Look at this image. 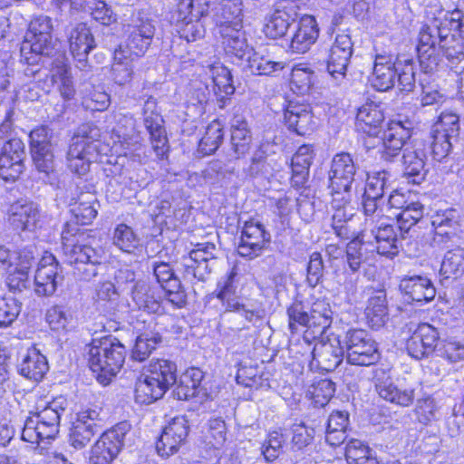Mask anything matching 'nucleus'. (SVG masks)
<instances>
[{"instance_id":"obj_14","label":"nucleus","mask_w":464,"mask_h":464,"mask_svg":"<svg viewBox=\"0 0 464 464\" xmlns=\"http://www.w3.org/2000/svg\"><path fill=\"white\" fill-rule=\"evenodd\" d=\"M7 217L14 229L33 232L43 226L44 214L38 203L19 198L10 205Z\"/></svg>"},{"instance_id":"obj_46","label":"nucleus","mask_w":464,"mask_h":464,"mask_svg":"<svg viewBox=\"0 0 464 464\" xmlns=\"http://www.w3.org/2000/svg\"><path fill=\"white\" fill-rule=\"evenodd\" d=\"M464 273V251L457 247L449 250L441 262L440 274L443 279L457 278Z\"/></svg>"},{"instance_id":"obj_19","label":"nucleus","mask_w":464,"mask_h":464,"mask_svg":"<svg viewBox=\"0 0 464 464\" xmlns=\"http://www.w3.org/2000/svg\"><path fill=\"white\" fill-rule=\"evenodd\" d=\"M270 240V233L260 221L254 218L245 221L237 246L238 255L253 259L262 254Z\"/></svg>"},{"instance_id":"obj_58","label":"nucleus","mask_w":464,"mask_h":464,"mask_svg":"<svg viewBox=\"0 0 464 464\" xmlns=\"http://www.w3.org/2000/svg\"><path fill=\"white\" fill-rule=\"evenodd\" d=\"M440 50L452 65L464 60V45L456 35L447 34L442 37Z\"/></svg>"},{"instance_id":"obj_8","label":"nucleus","mask_w":464,"mask_h":464,"mask_svg":"<svg viewBox=\"0 0 464 464\" xmlns=\"http://www.w3.org/2000/svg\"><path fill=\"white\" fill-rule=\"evenodd\" d=\"M63 250L66 260L74 266L75 273L85 281L98 275L103 259L102 249H95L89 245L74 244L68 231L62 232Z\"/></svg>"},{"instance_id":"obj_54","label":"nucleus","mask_w":464,"mask_h":464,"mask_svg":"<svg viewBox=\"0 0 464 464\" xmlns=\"http://www.w3.org/2000/svg\"><path fill=\"white\" fill-rule=\"evenodd\" d=\"M46 322L53 331L67 330L73 322V314L70 308L63 305H53L46 312Z\"/></svg>"},{"instance_id":"obj_43","label":"nucleus","mask_w":464,"mask_h":464,"mask_svg":"<svg viewBox=\"0 0 464 464\" xmlns=\"http://www.w3.org/2000/svg\"><path fill=\"white\" fill-rule=\"evenodd\" d=\"M345 458L350 464H380L373 450L362 440L352 439L345 447Z\"/></svg>"},{"instance_id":"obj_17","label":"nucleus","mask_w":464,"mask_h":464,"mask_svg":"<svg viewBox=\"0 0 464 464\" xmlns=\"http://www.w3.org/2000/svg\"><path fill=\"white\" fill-rule=\"evenodd\" d=\"M30 149L35 169L49 176L54 172L55 162L51 142L52 131L46 126L33 130L29 135Z\"/></svg>"},{"instance_id":"obj_38","label":"nucleus","mask_w":464,"mask_h":464,"mask_svg":"<svg viewBox=\"0 0 464 464\" xmlns=\"http://www.w3.org/2000/svg\"><path fill=\"white\" fill-rule=\"evenodd\" d=\"M231 146L237 159L248 152L252 135L246 119L235 114L231 119Z\"/></svg>"},{"instance_id":"obj_15","label":"nucleus","mask_w":464,"mask_h":464,"mask_svg":"<svg viewBox=\"0 0 464 464\" xmlns=\"http://www.w3.org/2000/svg\"><path fill=\"white\" fill-rule=\"evenodd\" d=\"M128 35L124 44L117 50L135 59L143 56L151 44L155 34V26L149 18H137L128 26Z\"/></svg>"},{"instance_id":"obj_50","label":"nucleus","mask_w":464,"mask_h":464,"mask_svg":"<svg viewBox=\"0 0 464 464\" xmlns=\"http://www.w3.org/2000/svg\"><path fill=\"white\" fill-rule=\"evenodd\" d=\"M391 174L386 170L373 171L368 174L363 195L383 198L385 192L391 188Z\"/></svg>"},{"instance_id":"obj_35","label":"nucleus","mask_w":464,"mask_h":464,"mask_svg":"<svg viewBox=\"0 0 464 464\" xmlns=\"http://www.w3.org/2000/svg\"><path fill=\"white\" fill-rule=\"evenodd\" d=\"M49 370L46 357L35 346L27 349L21 362L18 372L28 380L41 381Z\"/></svg>"},{"instance_id":"obj_22","label":"nucleus","mask_w":464,"mask_h":464,"mask_svg":"<svg viewBox=\"0 0 464 464\" xmlns=\"http://www.w3.org/2000/svg\"><path fill=\"white\" fill-rule=\"evenodd\" d=\"M157 102L152 97L143 105L144 125L150 136L152 149L159 160H162L169 150L168 139L162 125L163 120L156 111Z\"/></svg>"},{"instance_id":"obj_36","label":"nucleus","mask_w":464,"mask_h":464,"mask_svg":"<svg viewBox=\"0 0 464 464\" xmlns=\"http://www.w3.org/2000/svg\"><path fill=\"white\" fill-rule=\"evenodd\" d=\"M285 120L289 130L302 136L312 130L315 124L309 106L295 102H289L287 105Z\"/></svg>"},{"instance_id":"obj_44","label":"nucleus","mask_w":464,"mask_h":464,"mask_svg":"<svg viewBox=\"0 0 464 464\" xmlns=\"http://www.w3.org/2000/svg\"><path fill=\"white\" fill-rule=\"evenodd\" d=\"M113 63L111 65V77L115 83L125 85L132 80L133 76V58L122 53L121 50L115 49L113 54Z\"/></svg>"},{"instance_id":"obj_33","label":"nucleus","mask_w":464,"mask_h":464,"mask_svg":"<svg viewBox=\"0 0 464 464\" xmlns=\"http://www.w3.org/2000/svg\"><path fill=\"white\" fill-rule=\"evenodd\" d=\"M60 426L40 420V418L31 415L24 421L21 438L23 440L34 443L44 442L45 440H53L59 433Z\"/></svg>"},{"instance_id":"obj_42","label":"nucleus","mask_w":464,"mask_h":464,"mask_svg":"<svg viewBox=\"0 0 464 464\" xmlns=\"http://www.w3.org/2000/svg\"><path fill=\"white\" fill-rule=\"evenodd\" d=\"M131 298L140 310L156 314L160 310V304L151 293L150 285L145 281L137 282L131 288Z\"/></svg>"},{"instance_id":"obj_60","label":"nucleus","mask_w":464,"mask_h":464,"mask_svg":"<svg viewBox=\"0 0 464 464\" xmlns=\"http://www.w3.org/2000/svg\"><path fill=\"white\" fill-rule=\"evenodd\" d=\"M113 244L123 252L132 253L139 246V239L130 227L120 224L114 229Z\"/></svg>"},{"instance_id":"obj_57","label":"nucleus","mask_w":464,"mask_h":464,"mask_svg":"<svg viewBox=\"0 0 464 464\" xmlns=\"http://www.w3.org/2000/svg\"><path fill=\"white\" fill-rule=\"evenodd\" d=\"M110 103V95L100 85L92 86L82 98V106L92 111H103Z\"/></svg>"},{"instance_id":"obj_23","label":"nucleus","mask_w":464,"mask_h":464,"mask_svg":"<svg viewBox=\"0 0 464 464\" xmlns=\"http://www.w3.org/2000/svg\"><path fill=\"white\" fill-rule=\"evenodd\" d=\"M101 420L100 413L96 410L87 409L79 412L71 429V445L76 450L84 448L102 430Z\"/></svg>"},{"instance_id":"obj_12","label":"nucleus","mask_w":464,"mask_h":464,"mask_svg":"<svg viewBox=\"0 0 464 464\" xmlns=\"http://www.w3.org/2000/svg\"><path fill=\"white\" fill-rule=\"evenodd\" d=\"M130 428L129 422L122 421L103 432L92 449L91 463L111 464L121 450Z\"/></svg>"},{"instance_id":"obj_18","label":"nucleus","mask_w":464,"mask_h":464,"mask_svg":"<svg viewBox=\"0 0 464 464\" xmlns=\"http://www.w3.org/2000/svg\"><path fill=\"white\" fill-rule=\"evenodd\" d=\"M63 281V270L51 253H45L38 263L34 275L35 293L40 296L53 295Z\"/></svg>"},{"instance_id":"obj_56","label":"nucleus","mask_w":464,"mask_h":464,"mask_svg":"<svg viewBox=\"0 0 464 464\" xmlns=\"http://www.w3.org/2000/svg\"><path fill=\"white\" fill-rule=\"evenodd\" d=\"M383 204V198L367 197V195L362 194V208L366 217L365 222L367 227L383 222L382 219L385 217L382 208Z\"/></svg>"},{"instance_id":"obj_31","label":"nucleus","mask_w":464,"mask_h":464,"mask_svg":"<svg viewBox=\"0 0 464 464\" xmlns=\"http://www.w3.org/2000/svg\"><path fill=\"white\" fill-rule=\"evenodd\" d=\"M356 170L357 166L349 153H338L332 160L329 183H334L337 188L353 185Z\"/></svg>"},{"instance_id":"obj_64","label":"nucleus","mask_w":464,"mask_h":464,"mask_svg":"<svg viewBox=\"0 0 464 464\" xmlns=\"http://www.w3.org/2000/svg\"><path fill=\"white\" fill-rule=\"evenodd\" d=\"M24 160L0 155V177L5 180H15L24 170Z\"/></svg>"},{"instance_id":"obj_1","label":"nucleus","mask_w":464,"mask_h":464,"mask_svg":"<svg viewBox=\"0 0 464 464\" xmlns=\"http://www.w3.org/2000/svg\"><path fill=\"white\" fill-rule=\"evenodd\" d=\"M370 81L379 92L391 90L396 82L401 92H411L415 86L414 62L411 58H395L392 53L376 54Z\"/></svg>"},{"instance_id":"obj_61","label":"nucleus","mask_w":464,"mask_h":464,"mask_svg":"<svg viewBox=\"0 0 464 464\" xmlns=\"http://www.w3.org/2000/svg\"><path fill=\"white\" fill-rule=\"evenodd\" d=\"M431 130L433 133L449 134L450 137L457 139L459 132V118L451 111H443L433 124Z\"/></svg>"},{"instance_id":"obj_21","label":"nucleus","mask_w":464,"mask_h":464,"mask_svg":"<svg viewBox=\"0 0 464 464\" xmlns=\"http://www.w3.org/2000/svg\"><path fill=\"white\" fill-rule=\"evenodd\" d=\"M188 432V420L185 416L172 418L163 428L156 442L159 455L168 458L178 452L180 446L186 441Z\"/></svg>"},{"instance_id":"obj_63","label":"nucleus","mask_w":464,"mask_h":464,"mask_svg":"<svg viewBox=\"0 0 464 464\" xmlns=\"http://www.w3.org/2000/svg\"><path fill=\"white\" fill-rule=\"evenodd\" d=\"M206 439L213 448L218 449L223 446L227 439V427L221 418L208 420Z\"/></svg>"},{"instance_id":"obj_30","label":"nucleus","mask_w":464,"mask_h":464,"mask_svg":"<svg viewBox=\"0 0 464 464\" xmlns=\"http://www.w3.org/2000/svg\"><path fill=\"white\" fill-rule=\"evenodd\" d=\"M400 289L408 301L416 303H428L434 299L436 289L426 276H404L400 282Z\"/></svg>"},{"instance_id":"obj_32","label":"nucleus","mask_w":464,"mask_h":464,"mask_svg":"<svg viewBox=\"0 0 464 464\" xmlns=\"http://www.w3.org/2000/svg\"><path fill=\"white\" fill-rule=\"evenodd\" d=\"M383 120L384 116L380 105L373 102H366L358 109L356 130L370 137H377Z\"/></svg>"},{"instance_id":"obj_28","label":"nucleus","mask_w":464,"mask_h":464,"mask_svg":"<svg viewBox=\"0 0 464 464\" xmlns=\"http://www.w3.org/2000/svg\"><path fill=\"white\" fill-rule=\"evenodd\" d=\"M375 388L380 397L392 403L407 407L413 402L414 389L404 386L400 380L395 383L384 373L376 377Z\"/></svg>"},{"instance_id":"obj_6","label":"nucleus","mask_w":464,"mask_h":464,"mask_svg":"<svg viewBox=\"0 0 464 464\" xmlns=\"http://www.w3.org/2000/svg\"><path fill=\"white\" fill-rule=\"evenodd\" d=\"M237 268L233 266L224 276H222L217 285V298L221 302L227 312H235L253 324H256L264 316V310L256 300H249L236 295L237 276Z\"/></svg>"},{"instance_id":"obj_52","label":"nucleus","mask_w":464,"mask_h":464,"mask_svg":"<svg viewBox=\"0 0 464 464\" xmlns=\"http://www.w3.org/2000/svg\"><path fill=\"white\" fill-rule=\"evenodd\" d=\"M367 251H369V248L364 241L361 240L360 235L348 243L346 246V263L353 275L360 270L361 265L365 260Z\"/></svg>"},{"instance_id":"obj_49","label":"nucleus","mask_w":464,"mask_h":464,"mask_svg":"<svg viewBox=\"0 0 464 464\" xmlns=\"http://www.w3.org/2000/svg\"><path fill=\"white\" fill-rule=\"evenodd\" d=\"M161 342L162 337L159 333L146 332L140 334L136 339L132 350V358L139 362L145 361Z\"/></svg>"},{"instance_id":"obj_26","label":"nucleus","mask_w":464,"mask_h":464,"mask_svg":"<svg viewBox=\"0 0 464 464\" xmlns=\"http://www.w3.org/2000/svg\"><path fill=\"white\" fill-rule=\"evenodd\" d=\"M438 341L437 329L429 324H421L407 340L406 349L410 356L420 360L435 351Z\"/></svg>"},{"instance_id":"obj_62","label":"nucleus","mask_w":464,"mask_h":464,"mask_svg":"<svg viewBox=\"0 0 464 464\" xmlns=\"http://www.w3.org/2000/svg\"><path fill=\"white\" fill-rule=\"evenodd\" d=\"M442 37H446V34H443V30L440 31V28L431 24L424 25L419 34L418 52L440 47Z\"/></svg>"},{"instance_id":"obj_27","label":"nucleus","mask_w":464,"mask_h":464,"mask_svg":"<svg viewBox=\"0 0 464 464\" xmlns=\"http://www.w3.org/2000/svg\"><path fill=\"white\" fill-rule=\"evenodd\" d=\"M411 136V130L410 127L405 126L401 121H392L382 138V159L392 161L394 157L400 154L403 147L407 146L406 141Z\"/></svg>"},{"instance_id":"obj_37","label":"nucleus","mask_w":464,"mask_h":464,"mask_svg":"<svg viewBox=\"0 0 464 464\" xmlns=\"http://www.w3.org/2000/svg\"><path fill=\"white\" fill-rule=\"evenodd\" d=\"M365 316L371 327L378 329L388 320V306L384 289H372L365 307Z\"/></svg>"},{"instance_id":"obj_41","label":"nucleus","mask_w":464,"mask_h":464,"mask_svg":"<svg viewBox=\"0 0 464 464\" xmlns=\"http://www.w3.org/2000/svg\"><path fill=\"white\" fill-rule=\"evenodd\" d=\"M332 310L324 300H316L309 309L312 334L322 335L332 324Z\"/></svg>"},{"instance_id":"obj_39","label":"nucleus","mask_w":464,"mask_h":464,"mask_svg":"<svg viewBox=\"0 0 464 464\" xmlns=\"http://www.w3.org/2000/svg\"><path fill=\"white\" fill-rule=\"evenodd\" d=\"M423 217V206L420 202L410 203L408 208L394 213L401 239L411 238L415 234V225Z\"/></svg>"},{"instance_id":"obj_59","label":"nucleus","mask_w":464,"mask_h":464,"mask_svg":"<svg viewBox=\"0 0 464 464\" xmlns=\"http://www.w3.org/2000/svg\"><path fill=\"white\" fill-rule=\"evenodd\" d=\"M22 303L12 295L0 298V327L10 326L21 313Z\"/></svg>"},{"instance_id":"obj_11","label":"nucleus","mask_w":464,"mask_h":464,"mask_svg":"<svg viewBox=\"0 0 464 464\" xmlns=\"http://www.w3.org/2000/svg\"><path fill=\"white\" fill-rule=\"evenodd\" d=\"M346 359L350 364L370 366L379 361L376 342L362 329H350L344 337Z\"/></svg>"},{"instance_id":"obj_25","label":"nucleus","mask_w":464,"mask_h":464,"mask_svg":"<svg viewBox=\"0 0 464 464\" xmlns=\"http://www.w3.org/2000/svg\"><path fill=\"white\" fill-rule=\"evenodd\" d=\"M70 52L76 66L84 70L88 64V55L96 47L95 39L86 24H77L69 34Z\"/></svg>"},{"instance_id":"obj_55","label":"nucleus","mask_w":464,"mask_h":464,"mask_svg":"<svg viewBox=\"0 0 464 464\" xmlns=\"http://www.w3.org/2000/svg\"><path fill=\"white\" fill-rule=\"evenodd\" d=\"M455 140L457 139L450 137L449 134L433 133V130H430L426 143L432 158L437 161H441L450 153L452 148V140Z\"/></svg>"},{"instance_id":"obj_45","label":"nucleus","mask_w":464,"mask_h":464,"mask_svg":"<svg viewBox=\"0 0 464 464\" xmlns=\"http://www.w3.org/2000/svg\"><path fill=\"white\" fill-rule=\"evenodd\" d=\"M203 379V372L198 368L188 369L179 380L176 394L179 400H188L198 395V389Z\"/></svg>"},{"instance_id":"obj_10","label":"nucleus","mask_w":464,"mask_h":464,"mask_svg":"<svg viewBox=\"0 0 464 464\" xmlns=\"http://www.w3.org/2000/svg\"><path fill=\"white\" fill-rule=\"evenodd\" d=\"M218 249L213 243H198L188 256H183L179 269L183 277L190 283L205 282L217 262Z\"/></svg>"},{"instance_id":"obj_34","label":"nucleus","mask_w":464,"mask_h":464,"mask_svg":"<svg viewBox=\"0 0 464 464\" xmlns=\"http://www.w3.org/2000/svg\"><path fill=\"white\" fill-rule=\"evenodd\" d=\"M319 29L312 16L303 17L298 23L290 43V49L295 53H304L318 38Z\"/></svg>"},{"instance_id":"obj_51","label":"nucleus","mask_w":464,"mask_h":464,"mask_svg":"<svg viewBox=\"0 0 464 464\" xmlns=\"http://www.w3.org/2000/svg\"><path fill=\"white\" fill-rule=\"evenodd\" d=\"M95 197L90 193L82 194L79 201L72 207V213L74 215L77 223L82 225L90 224L97 216V209L94 207Z\"/></svg>"},{"instance_id":"obj_2","label":"nucleus","mask_w":464,"mask_h":464,"mask_svg":"<svg viewBox=\"0 0 464 464\" xmlns=\"http://www.w3.org/2000/svg\"><path fill=\"white\" fill-rule=\"evenodd\" d=\"M99 138L100 130L96 126L83 124L78 128L67 153L71 171L78 176H84L89 172L92 162L97 161L101 155L108 153V146L102 144Z\"/></svg>"},{"instance_id":"obj_20","label":"nucleus","mask_w":464,"mask_h":464,"mask_svg":"<svg viewBox=\"0 0 464 464\" xmlns=\"http://www.w3.org/2000/svg\"><path fill=\"white\" fill-rule=\"evenodd\" d=\"M344 350L338 335L331 334L326 340H322L314 344L310 362L311 368L331 372L334 371L343 359Z\"/></svg>"},{"instance_id":"obj_5","label":"nucleus","mask_w":464,"mask_h":464,"mask_svg":"<svg viewBox=\"0 0 464 464\" xmlns=\"http://www.w3.org/2000/svg\"><path fill=\"white\" fill-rule=\"evenodd\" d=\"M177 366L168 360L151 362L147 372L136 382L135 399L140 404H150L160 399L176 382Z\"/></svg>"},{"instance_id":"obj_47","label":"nucleus","mask_w":464,"mask_h":464,"mask_svg":"<svg viewBox=\"0 0 464 464\" xmlns=\"http://www.w3.org/2000/svg\"><path fill=\"white\" fill-rule=\"evenodd\" d=\"M210 0H179L175 12L176 21H187L207 15Z\"/></svg>"},{"instance_id":"obj_7","label":"nucleus","mask_w":464,"mask_h":464,"mask_svg":"<svg viewBox=\"0 0 464 464\" xmlns=\"http://www.w3.org/2000/svg\"><path fill=\"white\" fill-rule=\"evenodd\" d=\"M53 24L48 16H38L31 21L21 44L22 59L30 65L38 64L42 56H49L53 50Z\"/></svg>"},{"instance_id":"obj_29","label":"nucleus","mask_w":464,"mask_h":464,"mask_svg":"<svg viewBox=\"0 0 464 464\" xmlns=\"http://www.w3.org/2000/svg\"><path fill=\"white\" fill-rule=\"evenodd\" d=\"M424 147L425 144L422 141H416L403 149L404 175L408 181L413 184H420L426 176Z\"/></svg>"},{"instance_id":"obj_16","label":"nucleus","mask_w":464,"mask_h":464,"mask_svg":"<svg viewBox=\"0 0 464 464\" xmlns=\"http://www.w3.org/2000/svg\"><path fill=\"white\" fill-rule=\"evenodd\" d=\"M353 52V44L348 34H338L333 43L327 59V72L335 85H341L346 78V71Z\"/></svg>"},{"instance_id":"obj_48","label":"nucleus","mask_w":464,"mask_h":464,"mask_svg":"<svg viewBox=\"0 0 464 464\" xmlns=\"http://www.w3.org/2000/svg\"><path fill=\"white\" fill-rule=\"evenodd\" d=\"M223 125L218 120L212 121L207 127L205 135L198 143V150L203 155L214 153L223 141Z\"/></svg>"},{"instance_id":"obj_13","label":"nucleus","mask_w":464,"mask_h":464,"mask_svg":"<svg viewBox=\"0 0 464 464\" xmlns=\"http://www.w3.org/2000/svg\"><path fill=\"white\" fill-rule=\"evenodd\" d=\"M359 235L369 251H376L379 255L388 257H393L399 253L403 240L401 236L398 237L393 226L385 222L366 227Z\"/></svg>"},{"instance_id":"obj_53","label":"nucleus","mask_w":464,"mask_h":464,"mask_svg":"<svg viewBox=\"0 0 464 464\" xmlns=\"http://www.w3.org/2000/svg\"><path fill=\"white\" fill-rule=\"evenodd\" d=\"M242 8L241 4L232 2L231 0H224L221 4L220 13L217 17L218 31L222 29V26L236 27V22L242 24Z\"/></svg>"},{"instance_id":"obj_4","label":"nucleus","mask_w":464,"mask_h":464,"mask_svg":"<svg viewBox=\"0 0 464 464\" xmlns=\"http://www.w3.org/2000/svg\"><path fill=\"white\" fill-rule=\"evenodd\" d=\"M205 74V81L193 83L191 101L203 105L215 97L218 107L225 108L235 92L230 71L222 63H215L207 67Z\"/></svg>"},{"instance_id":"obj_9","label":"nucleus","mask_w":464,"mask_h":464,"mask_svg":"<svg viewBox=\"0 0 464 464\" xmlns=\"http://www.w3.org/2000/svg\"><path fill=\"white\" fill-rule=\"evenodd\" d=\"M462 223L460 209L452 207L437 209L431 216L433 246L440 249L458 246L461 240Z\"/></svg>"},{"instance_id":"obj_3","label":"nucleus","mask_w":464,"mask_h":464,"mask_svg":"<svg viewBox=\"0 0 464 464\" xmlns=\"http://www.w3.org/2000/svg\"><path fill=\"white\" fill-rule=\"evenodd\" d=\"M88 354L90 368L98 374V381L105 385L122 368L127 350L116 337L106 335L92 339Z\"/></svg>"},{"instance_id":"obj_40","label":"nucleus","mask_w":464,"mask_h":464,"mask_svg":"<svg viewBox=\"0 0 464 464\" xmlns=\"http://www.w3.org/2000/svg\"><path fill=\"white\" fill-rule=\"evenodd\" d=\"M246 65L252 73L261 76H277L285 67L284 61L275 60L269 53L255 52Z\"/></svg>"},{"instance_id":"obj_24","label":"nucleus","mask_w":464,"mask_h":464,"mask_svg":"<svg viewBox=\"0 0 464 464\" xmlns=\"http://www.w3.org/2000/svg\"><path fill=\"white\" fill-rule=\"evenodd\" d=\"M235 26L227 27L223 25L222 29L218 31V34L222 39L227 54L246 64L255 51L247 43L245 32L242 30L243 24L236 22Z\"/></svg>"}]
</instances>
